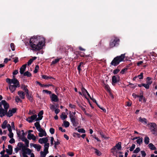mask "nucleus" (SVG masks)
<instances>
[{
	"label": "nucleus",
	"mask_w": 157,
	"mask_h": 157,
	"mask_svg": "<svg viewBox=\"0 0 157 157\" xmlns=\"http://www.w3.org/2000/svg\"><path fill=\"white\" fill-rule=\"evenodd\" d=\"M119 80H118L115 75H113L112 78V83L113 85H114L116 83L118 82Z\"/></svg>",
	"instance_id": "nucleus-14"
},
{
	"label": "nucleus",
	"mask_w": 157,
	"mask_h": 157,
	"mask_svg": "<svg viewBox=\"0 0 157 157\" xmlns=\"http://www.w3.org/2000/svg\"><path fill=\"white\" fill-rule=\"evenodd\" d=\"M141 93L142 94L141 95H139L138 98H139V100L140 101H141L144 98V96H143V92L142 91Z\"/></svg>",
	"instance_id": "nucleus-46"
},
{
	"label": "nucleus",
	"mask_w": 157,
	"mask_h": 157,
	"mask_svg": "<svg viewBox=\"0 0 157 157\" xmlns=\"http://www.w3.org/2000/svg\"><path fill=\"white\" fill-rule=\"evenodd\" d=\"M7 123V121L6 120H5L3 123L2 125V128L3 129L6 128V124Z\"/></svg>",
	"instance_id": "nucleus-29"
},
{
	"label": "nucleus",
	"mask_w": 157,
	"mask_h": 157,
	"mask_svg": "<svg viewBox=\"0 0 157 157\" xmlns=\"http://www.w3.org/2000/svg\"><path fill=\"white\" fill-rule=\"evenodd\" d=\"M148 146L149 147V148L151 150H155L156 149V147L151 143H150L148 144Z\"/></svg>",
	"instance_id": "nucleus-21"
},
{
	"label": "nucleus",
	"mask_w": 157,
	"mask_h": 157,
	"mask_svg": "<svg viewBox=\"0 0 157 157\" xmlns=\"http://www.w3.org/2000/svg\"><path fill=\"white\" fill-rule=\"evenodd\" d=\"M1 103L4 106V109L8 111V109L9 107V105L5 100H3L1 101Z\"/></svg>",
	"instance_id": "nucleus-9"
},
{
	"label": "nucleus",
	"mask_w": 157,
	"mask_h": 157,
	"mask_svg": "<svg viewBox=\"0 0 157 157\" xmlns=\"http://www.w3.org/2000/svg\"><path fill=\"white\" fill-rule=\"evenodd\" d=\"M24 145V146L21 148H22V153H25V152L27 150V149L28 148L26 147Z\"/></svg>",
	"instance_id": "nucleus-45"
},
{
	"label": "nucleus",
	"mask_w": 157,
	"mask_h": 157,
	"mask_svg": "<svg viewBox=\"0 0 157 157\" xmlns=\"http://www.w3.org/2000/svg\"><path fill=\"white\" fill-rule=\"evenodd\" d=\"M33 62L32 59H30L28 61L27 64L28 66L30 65Z\"/></svg>",
	"instance_id": "nucleus-64"
},
{
	"label": "nucleus",
	"mask_w": 157,
	"mask_h": 157,
	"mask_svg": "<svg viewBox=\"0 0 157 157\" xmlns=\"http://www.w3.org/2000/svg\"><path fill=\"white\" fill-rule=\"evenodd\" d=\"M34 125L36 127V128H37L38 127L40 126L39 122H36L35 123H34Z\"/></svg>",
	"instance_id": "nucleus-60"
},
{
	"label": "nucleus",
	"mask_w": 157,
	"mask_h": 157,
	"mask_svg": "<svg viewBox=\"0 0 157 157\" xmlns=\"http://www.w3.org/2000/svg\"><path fill=\"white\" fill-rule=\"evenodd\" d=\"M136 142L137 144L140 145L141 143L143 142V138L142 137L139 138L136 140Z\"/></svg>",
	"instance_id": "nucleus-33"
},
{
	"label": "nucleus",
	"mask_w": 157,
	"mask_h": 157,
	"mask_svg": "<svg viewBox=\"0 0 157 157\" xmlns=\"http://www.w3.org/2000/svg\"><path fill=\"white\" fill-rule=\"evenodd\" d=\"M95 150V153L98 156H100L101 155V152L96 148H94Z\"/></svg>",
	"instance_id": "nucleus-36"
},
{
	"label": "nucleus",
	"mask_w": 157,
	"mask_h": 157,
	"mask_svg": "<svg viewBox=\"0 0 157 157\" xmlns=\"http://www.w3.org/2000/svg\"><path fill=\"white\" fill-rule=\"evenodd\" d=\"M24 144L21 142H19L18 143L17 146L19 147L20 148H21L23 146Z\"/></svg>",
	"instance_id": "nucleus-54"
},
{
	"label": "nucleus",
	"mask_w": 157,
	"mask_h": 157,
	"mask_svg": "<svg viewBox=\"0 0 157 157\" xmlns=\"http://www.w3.org/2000/svg\"><path fill=\"white\" fill-rule=\"evenodd\" d=\"M140 151V149L139 147H137L135 150L133 151V153H137Z\"/></svg>",
	"instance_id": "nucleus-47"
},
{
	"label": "nucleus",
	"mask_w": 157,
	"mask_h": 157,
	"mask_svg": "<svg viewBox=\"0 0 157 157\" xmlns=\"http://www.w3.org/2000/svg\"><path fill=\"white\" fill-rule=\"evenodd\" d=\"M18 95L22 99H24L25 98V94L22 91H19L18 92Z\"/></svg>",
	"instance_id": "nucleus-17"
},
{
	"label": "nucleus",
	"mask_w": 157,
	"mask_h": 157,
	"mask_svg": "<svg viewBox=\"0 0 157 157\" xmlns=\"http://www.w3.org/2000/svg\"><path fill=\"white\" fill-rule=\"evenodd\" d=\"M24 76H26L27 77H30L31 76V74L28 71H26L25 72H24L23 74Z\"/></svg>",
	"instance_id": "nucleus-30"
},
{
	"label": "nucleus",
	"mask_w": 157,
	"mask_h": 157,
	"mask_svg": "<svg viewBox=\"0 0 157 157\" xmlns=\"http://www.w3.org/2000/svg\"><path fill=\"white\" fill-rule=\"evenodd\" d=\"M64 126L66 128H67L69 126L70 123L69 122L67 121H63Z\"/></svg>",
	"instance_id": "nucleus-35"
},
{
	"label": "nucleus",
	"mask_w": 157,
	"mask_h": 157,
	"mask_svg": "<svg viewBox=\"0 0 157 157\" xmlns=\"http://www.w3.org/2000/svg\"><path fill=\"white\" fill-rule=\"evenodd\" d=\"M37 118V115L34 114L31 116V117H29L26 120L29 123H31L33 120L35 119L36 120Z\"/></svg>",
	"instance_id": "nucleus-6"
},
{
	"label": "nucleus",
	"mask_w": 157,
	"mask_h": 157,
	"mask_svg": "<svg viewBox=\"0 0 157 157\" xmlns=\"http://www.w3.org/2000/svg\"><path fill=\"white\" fill-rule=\"evenodd\" d=\"M71 121L73 126L76 127L78 124V120L77 119L76 117L75 118H72Z\"/></svg>",
	"instance_id": "nucleus-13"
},
{
	"label": "nucleus",
	"mask_w": 157,
	"mask_h": 157,
	"mask_svg": "<svg viewBox=\"0 0 157 157\" xmlns=\"http://www.w3.org/2000/svg\"><path fill=\"white\" fill-rule=\"evenodd\" d=\"M6 152L9 155H11L12 154L13 150H10L6 149Z\"/></svg>",
	"instance_id": "nucleus-42"
},
{
	"label": "nucleus",
	"mask_w": 157,
	"mask_h": 157,
	"mask_svg": "<svg viewBox=\"0 0 157 157\" xmlns=\"http://www.w3.org/2000/svg\"><path fill=\"white\" fill-rule=\"evenodd\" d=\"M150 125V129L152 134L154 135L156 134L157 133V126L155 123H150L149 124Z\"/></svg>",
	"instance_id": "nucleus-4"
},
{
	"label": "nucleus",
	"mask_w": 157,
	"mask_h": 157,
	"mask_svg": "<svg viewBox=\"0 0 157 157\" xmlns=\"http://www.w3.org/2000/svg\"><path fill=\"white\" fill-rule=\"evenodd\" d=\"M128 70L127 68H124V69H122L120 73L121 74H124V72Z\"/></svg>",
	"instance_id": "nucleus-55"
},
{
	"label": "nucleus",
	"mask_w": 157,
	"mask_h": 157,
	"mask_svg": "<svg viewBox=\"0 0 157 157\" xmlns=\"http://www.w3.org/2000/svg\"><path fill=\"white\" fill-rule=\"evenodd\" d=\"M45 39L40 36H34L30 38L29 41L33 50L38 51L42 49L45 43Z\"/></svg>",
	"instance_id": "nucleus-1"
},
{
	"label": "nucleus",
	"mask_w": 157,
	"mask_h": 157,
	"mask_svg": "<svg viewBox=\"0 0 157 157\" xmlns=\"http://www.w3.org/2000/svg\"><path fill=\"white\" fill-rule=\"evenodd\" d=\"M62 58H57L55 60L53 61L51 63V65H52L53 64H55L58 63L60 60Z\"/></svg>",
	"instance_id": "nucleus-22"
},
{
	"label": "nucleus",
	"mask_w": 157,
	"mask_h": 157,
	"mask_svg": "<svg viewBox=\"0 0 157 157\" xmlns=\"http://www.w3.org/2000/svg\"><path fill=\"white\" fill-rule=\"evenodd\" d=\"M141 154L142 157H145L146 155V153L145 151H141Z\"/></svg>",
	"instance_id": "nucleus-63"
},
{
	"label": "nucleus",
	"mask_w": 157,
	"mask_h": 157,
	"mask_svg": "<svg viewBox=\"0 0 157 157\" xmlns=\"http://www.w3.org/2000/svg\"><path fill=\"white\" fill-rule=\"evenodd\" d=\"M63 113H63L60 116V118L62 119V120H64L65 119H66L67 117V116L66 115H64Z\"/></svg>",
	"instance_id": "nucleus-37"
},
{
	"label": "nucleus",
	"mask_w": 157,
	"mask_h": 157,
	"mask_svg": "<svg viewBox=\"0 0 157 157\" xmlns=\"http://www.w3.org/2000/svg\"><path fill=\"white\" fill-rule=\"evenodd\" d=\"M15 101H16L17 102H22V100L18 96H16L15 97Z\"/></svg>",
	"instance_id": "nucleus-38"
},
{
	"label": "nucleus",
	"mask_w": 157,
	"mask_h": 157,
	"mask_svg": "<svg viewBox=\"0 0 157 157\" xmlns=\"http://www.w3.org/2000/svg\"><path fill=\"white\" fill-rule=\"evenodd\" d=\"M14 78L12 79L11 84H13V85H15L16 87H19L20 86V84L18 80L15 78V76H13Z\"/></svg>",
	"instance_id": "nucleus-7"
},
{
	"label": "nucleus",
	"mask_w": 157,
	"mask_h": 157,
	"mask_svg": "<svg viewBox=\"0 0 157 157\" xmlns=\"http://www.w3.org/2000/svg\"><path fill=\"white\" fill-rule=\"evenodd\" d=\"M9 142L11 144H12L15 142V140L13 138H11V139L9 140Z\"/></svg>",
	"instance_id": "nucleus-62"
},
{
	"label": "nucleus",
	"mask_w": 157,
	"mask_h": 157,
	"mask_svg": "<svg viewBox=\"0 0 157 157\" xmlns=\"http://www.w3.org/2000/svg\"><path fill=\"white\" fill-rule=\"evenodd\" d=\"M73 136L74 137H78V138H80L81 136L80 135V134L78 133L74 132L73 134Z\"/></svg>",
	"instance_id": "nucleus-41"
},
{
	"label": "nucleus",
	"mask_w": 157,
	"mask_h": 157,
	"mask_svg": "<svg viewBox=\"0 0 157 157\" xmlns=\"http://www.w3.org/2000/svg\"><path fill=\"white\" fill-rule=\"evenodd\" d=\"M26 96L27 97V98L29 99V100L31 102L33 101V98L32 97V96L31 94H30L28 92L27 93H26Z\"/></svg>",
	"instance_id": "nucleus-20"
},
{
	"label": "nucleus",
	"mask_w": 157,
	"mask_h": 157,
	"mask_svg": "<svg viewBox=\"0 0 157 157\" xmlns=\"http://www.w3.org/2000/svg\"><path fill=\"white\" fill-rule=\"evenodd\" d=\"M26 67V64H25L22 65L20 68V72L21 75L24 74V71H25Z\"/></svg>",
	"instance_id": "nucleus-15"
},
{
	"label": "nucleus",
	"mask_w": 157,
	"mask_h": 157,
	"mask_svg": "<svg viewBox=\"0 0 157 157\" xmlns=\"http://www.w3.org/2000/svg\"><path fill=\"white\" fill-rule=\"evenodd\" d=\"M27 86L26 85H23L21 86V88H23L24 90L25 91V92L26 93H27L29 92V90L27 88Z\"/></svg>",
	"instance_id": "nucleus-31"
},
{
	"label": "nucleus",
	"mask_w": 157,
	"mask_h": 157,
	"mask_svg": "<svg viewBox=\"0 0 157 157\" xmlns=\"http://www.w3.org/2000/svg\"><path fill=\"white\" fill-rule=\"evenodd\" d=\"M48 152H43L41 151L40 152V157H45L46 155L48 154Z\"/></svg>",
	"instance_id": "nucleus-32"
},
{
	"label": "nucleus",
	"mask_w": 157,
	"mask_h": 157,
	"mask_svg": "<svg viewBox=\"0 0 157 157\" xmlns=\"http://www.w3.org/2000/svg\"><path fill=\"white\" fill-rule=\"evenodd\" d=\"M118 67L115 70H114L113 71V73L114 75H116L120 71V70L118 68Z\"/></svg>",
	"instance_id": "nucleus-40"
},
{
	"label": "nucleus",
	"mask_w": 157,
	"mask_h": 157,
	"mask_svg": "<svg viewBox=\"0 0 157 157\" xmlns=\"http://www.w3.org/2000/svg\"><path fill=\"white\" fill-rule=\"evenodd\" d=\"M43 92L46 93V94H52V92L47 90H43Z\"/></svg>",
	"instance_id": "nucleus-49"
},
{
	"label": "nucleus",
	"mask_w": 157,
	"mask_h": 157,
	"mask_svg": "<svg viewBox=\"0 0 157 157\" xmlns=\"http://www.w3.org/2000/svg\"><path fill=\"white\" fill-rule=\"evenodd\" d=\"M33 147L36 149L37 151H39L41 148V146L40 145L34 144H33Z\"/></svg>",
	"instance_id": "nucleus-26"
},
{
	"label": "nucleus",
	"mask_w": 157,
	"mask_h": 157,
	"mask_svg": "<svg viewBox=\"0 0 157 157\" xmlns=\"http://www.w3.org/2000/svg\"><path fill=\"white\" fill-rule=\"evenodd\" d=\"M39 66L37 65H36V67L35 68V69L33 71V72L35 73H36L37 72L38 70L39 69Z\"/></svg>",
	"instance_id": "nucleus-39"
},
{
	"label": "nucleus",
	"mask_w": 157,
	"mask_h": 157,
	"mask_svg": "<svg viewBox=\"0 0 157 157\" xmlns=\"http://www.w3.org/2000/svg\"><path fill=\"white\" fill-rule=\"evenodd\" d=\"M69 117L71 120V119H72V118H76V117H75V116L72 114L71 111H70L69 113Z\"/></svg>",
	"instance_id": "nucleus-43"
},
{
	"label": "nucleus",
	"mask_w": 157,
	"mask_h": 157,
	"mask_svg": "<svg viewBox=\"0 0 157 157\" xmlns=\"http://www.w3.org/2000/svg\"><path fill=\"white\" fill-rule=\"evenodd\" d=\"M51 100L52 101L57 102L59 101V98L58 96L54 94H52L50 97Z\"/></svg>",
	"instance_id": "nucleus-10"
},
{
	"label": "nucleus",
	"mask_w": 157,
	"mask_h": 157,
	"mask_svg": "<svg viewBox=\"0 0 157 157\" xmlns=\"http://www.w3.org/2000/svg\"><path fill=\"white\" fill-rule=\"evenodd\" d=\"M32 134L30 133H29L27 136V138L29 140H31L32 138Z\"/></svg>",
	"instance_id": "nucleus-58"
},
{
	"label": "nucleus",
	"mask_w": 157,
	"mask_h": 157,
	"mask_svg": "<svg viewBox=\"0 0 157 157\" xmlns=\"http://www.w3.org/2000/svg\"><path fill=\"white\" fill-rule=\"evenodd\" d=\"M120 39L118 37L113 36L109 43V48H112L117 46L119 44Z\"/></svg>",
	"instance_id": "nucleus-3"
},
{
	"label": "nucleus",
	"mask_w": 157,
	"mask_h": 157,
	"mask_svg": "<svg viewBox=\"0 0 157 157\" xmlns=\"http://www.w3.org/2000/svg\"><path fill=\"white\" fill-rule=\"evenodd\" d=\"M124 57L125 54H122L121 56H116L112 61L110 63L111 65L115 67L117 66L120 62L124 61Z\"/></svg>",
	"instance_id": "nucleus-2"
},
{
	"label": "nucleus",
	"mask_w": 157,
	"mask_h": 157,
	"mask_svg": "<svg viewBox=\"0 0 157 157\" xmlns=\"http://www.w3.org/2000/svg\"><path fill=\"white\" fill-rule=\"evenodd\" d=\"M143 72H141L140 73V74L139 75H138L137 76V78H139V79H143Z\"/></svg>",
	"instance_id": "nucleus-44"
},
{
	"label": "nucleus",
	"mask_w": 157,
	"mask_h": 157,
	"mask_svg": "<svg viewBox=\"0 0 157 157\" xmlns=\"http://www.w3.org/2000/svg\"><path fill=\"white\" fill-rule=\"evenodd\" d=\"M136 145L135 144H132V146L130 147L129 150L130 151H132L134 149Z\"/></svg>",
	"instance_id": "nucleus-52"
},
{
	"label": "nucleus",
	"mask_w": 157,
	"mask_h": 157,
	"mask_svg": "<svg viewBox=\"0 0 157 157\" xmlns=\"http://www.w3.org/2000/svg\"><path fill=\"white\" fill-rule=\"evenodd\" d=\"M116 150V148H115V147H113L111 149V152L113 153V155H115V151Z\"/></svg>",
	"instance_id": "nucleus-48"
},
{
	"label": "nucleus",
	"mask_w": 157,
	"mask_h": 157,
	"mask_svg": "<svg viewBox=\"0 0 157 157\" xmlns=\"http://www.w3.org/2000/svg\"><path fill=\"white\" fill-rule=\"evenodd\" d=\"M49 146V143H47L45 144L44 145V152H47L48 153V149Z\"/></svg>",
	"instance_id": "nucleus-18"
},
{
	"label": "nucleus",
	"mask_w": 157,
	"mask_h": 157,
	"mask_svg": "<svg viewBox=\"0 0 157 157\" xmlns=\"http://www.w3.org/2000/svg\"><path fill=\"white\" fill-rule=\"evenodd\" d=\"M81 91L83 95L85 96L86 95V93L88 92V91L87 90L83 87L82 88Z\"/></svg>",
	"instance_id": "nucleus-34"
},
{
	"label": "nucleus",
	"mask_w": 157,
	"mask_h": 157,
	"mask_svg": "<svg viewBox=\"0 0 157 157\" xmlns=\"http://www.w3.org/2000/svg\"><path fill=\"white\" fill-rule=\"evenodd\" d=\"M36 112L34 110L32 111L29 110V112L28 114L29 115H31L32 114L34 115V114Z\"/></svg>",
	"instance_id": "nucleus-53"
},
{
	"label": "nucleus",
	"mask_w": 157,
	"mask_h": 157,
	"mask_svg": "<svg viewBox=\"0 0 157 157\" xmlns=\"http://www.w3.org/2000/svg\"><path fill=\"white\" fill-rule=\"evenodd\" d=\"M69 106L72 109H75L76 107V106L75 105H72L71 104H70L69 105Z\"/></svg>",
	"instance_id": "nucleus-59"
},
{
	"label": "nucleus",
	"mask_w": 157,
	"mask_h": 157,
	"mask_svg": "<svg viewBox=\"0 0 157 157\" xmlns=\"http://www.w3.org/2000/svg\"><path fill=\"white\" fill-rule=\"evenodd\" d=\"M139 121L142 123H144L145 124L147 123V119L144 118H142L141 117H139Z\"/></svg>",
	"instance_id": "nucleus-24"
},
{
	"label": "nucleus",
	"mask_w": 157,
	"mask_h": 157,
	"mask_svg": "<svg viewBox=\"0 0 157 157\" xmlns=\"http://www.w3.org/2000/svg\"><path fill=\"white\" fill-rule=\"evenodd\" d=\"M78 131L79 132L82 133H85V130L82 128L78 129Z\"/></svg>",
	"instance_id": "nucleus-51"
},
{
	"label": "nucleus",
	"mask_w": 157,
	"mask_h": 157,
	"mask_svg": "<svg viewBox=\"0 0 157 157\" xmlns=\"http://www.w3.org/2000/svg\"><path fill=\"white\" fill-rule=\"evenodd\" d=\"M25 152L26 153V154H27L28 155H30L31 154V151L30 149L28 148Z\"/></svg>",
	"instance_id": "nucleus-57"
},
{
	"label": "nucleus",
	"mask_w": 157,
	"mask_h": 157,
	"mask_svg": "<svg viewBox=\"0 0 157 157\" xmlns=\"http://www.w3.org/2000/svg\"><path fill=\"white\" fill-rule=\"evenodd\" d=\"M147 84H148L149 86L152 83V81L151 80V78L150 77L147 78Z\"/></svg>",
	"instance_id": "nucleus-28"
},
{
	"label": "nucleus",
	"mask_w": 157,
	"mask_h": 157,
	"mask_svg": "<svg viewBox=\"0 0 157 157\" xmlns=\"http://www.w3.org/2000/svg\"><path fill=\"white\" fill-rule=\"evenodd\" d=\"M142 85L143 86H144L146 89H148L149 88V86L148 85V84H146L144 83H142Z\"/></svg>",
	"instance_id": "nucleus-50"
},
{
	"label": "nucleus",
	"mask_w": 157,
	"mask_h": 157,
	"mask_svg": "<svg viewBox=\"0 0 157 157\" xmlns=\"http://www.w3.org/2000/svg\"><path fill=\"white\" fill-rule=\"evenodd\" d=\"M44 113V111L43 110H41L40 111L38 114V117L36 118V121H38L40 120H42L43 116V115Z\"/></svg>",
	"instance_id": "nucleus-12"
},
{
	"label": "nucleus",
	"mask_w": 157,
	"mask_h": 157,
	"mask_svg": "<svg viewBox=\"0 0 157 157\" xmlns=\"http://www.w3.org/2000/svg\"><path fill=\"white\" fill-rule=\"evenodd\" d=\"M17 109L16 108H12V109L9 110L8 112H7V117H12L13 114L16 112Z\"/></svg>",
	"instance_id": "nucleus-5"
},
{
	"label": "nucleus",
	"mask_w": 157,
	"mask_h": 157,
	"mask_svg": "<svg viewBox=\"0 0 157 157\" xmlns=\"http://www.w3.org/2000/svg\"><path fill=\"white\" fill-rule=\"evenodd\" d=\"M48 140V139L47 137L40 138L39 139L38 142L41 144L43 143L45 144L47 143Z\"/></svg>",
	"instance_id": "nucleus-11"
},
{
	"label": "nucleus",
	"mask_w": 157,
	"mask_h": 157,
	"mask_svg": "<svg viewBox=\"0 0 157 157\" xmlns=\"http://www.w3.org/2000/svg\"><path fill=\"white\" fill-rule=\"evenodd\" d=\"M10 47L12 51L15 50V45L13 43H11L10 44Z\"/></svg>",
	"instance_id": "nucleus-56"
},
{
	"label": "nucleus",
	"mask_w": 157,
	"mask_h": 157,
	"mask_svg": "<svg viewBox=\"0 0 157 157\" xmlns=\"http://www.w3.org/2000/svg\"><path fill=\"white\" fill-rule=\"evenodd\" d=\"M149 140H150V139H149V137L148 136H146L144 137V142L145 144H146L147 145L149 144Z\"/></svg>",
	"instance_id": "nucleus-25"
},
{
	"label": "nucleus",
	"mask_w": 157,
	"mask_h": 157,
	"mask_svg": "<svg viewBox=\"0 0 157 157\" xmlns=\"http://www.w3.org/2000/svg\"><path fill=\"white\" fill-rule=\"evenodd\" d=\"M49 131L52 134H53L54 133L55 129L53 128H50L49 130Z\"/></svg>",
	"instance_id": "nucleus-61"
},
{
	"label": "nucleus",
	"mask_w": 157,
	"mask_h": 157,
	"mask_svg": "<svg viewBox=\"0 0 157 157\" xmlns=\"http://www.w3.org/2000/svg\"><path fill=\"white\" fill-rule=\"evenodd\" d=\"M42 77L43 78L45 79H49L51 78L55 79V78L53 77H52L51 76H48L44 75H42Z\"/></svg>",
	"instance_id": "nucleus-27"
},
{
	"label": "nucleus",
	"mask_w": 157,
	"mask_h": 157,
	"mask_svg": "<svg viewBox=\"0 0 157 157\" xmlns=\"http://www.w3.org/2000/svg\"><path fill=\"white\" fill-rule=\"evenodd\" d=\"M17 87H16V86L15 85H10L9 86V89L12 93L14 92Z\"/></svg>",
	"instance_id": "nucleus-16"
},
{
	"label": "nucleus",
	"mask_w": 157,
	"mask_h": 157,
	"mask_svg": "<svg viewBox=\"0 0 157 157\" xmlns=\"http://www.w3.org/2000/svg\"><path fill=\"white\" fill-rule=\"evenodd\" d=\"M121 142H119L113 147H115L116 149L117 148L118 150H121Z\"/></svg>",
	"instance_id": "nucleus-19"
},
{
	"label": "nucleus",
	"mask_w": 157,
	"mask_h": 157,
	"mask_svg": "<svg viewBox=\"0 0 157 157\" xmlns=\"http://www.w3.org/2000/svg\"><path fill=\"white\" fill-rule=\"evenodd\" d=\"M7 111L4 109L2 108H0V117H3L5 115L7 116Z\"/></svg>",
	"instance_id": "nucleus-8"
},
{
	"label": "nucleus",
	"mask_w": 157,
	"mask_h": 157,
	"mask_svg": "<svg viewBox=\"0 0 157 157\" xmlns=\"http://www.w3.org/2000/svg\"><path fill=\"white\" fill-rule=\"evenodd\" d=\"M39 136L40 137H42L43 136H46L47 133L45 131L43 130L41 133H39Z\"/></svg>",
	"instance_id": "nucleus-23"
}]
</instances>
